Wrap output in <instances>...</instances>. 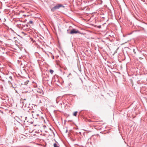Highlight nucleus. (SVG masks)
I'll use <instances>...</instances> for the list:
<instances>
[{
    "label": "nucleus",
    "instance_id": "f257e3e1",
    "mask_svg": "<svg viewBox=\"0 0 147 147\" xmlns=\"http://www.w3.org/2000/svg\"><path fill=\"white\" fill-rule=\"evenodd\" d=\"M64 7V6L62 4H59L53 7L51 9V11L52 12H54L55 10L58 9L60 7Z\"/></svg>",
    "mask_w": 147,
    "mask_h": 147
},
{
    "label": "nucleus",
    "instance_id": "f03ea898",
    "mask_svg": "<svg viewBox=\"0 0 147 147\" xmlns=\"http://www.w3.org/2000/svg\"><path fill=\"white\" fill-rule=\"evenodd\" d=\"M80 31L78 30H77L75 29H73L72 30H71V31L69 32V34H77V33H80Z\"/></svg>",
    "mask_w": 147,
    "mask_h": 147
},
{
    "label": "nucleus",
    "instance_id": "7ed1b4c3",
    "mask_svg": "<svg viewBox=\"0 0 147 147\" xmlns=\"http://www.w3.org/2000/svg\"><path fill=\"white\" fill-rule=\"evenodd\" d=\"M28 24H26L24 26V27H23V29L24 30H26V31L28 29H26V28L28 27Z\"/></svg>",
    "mask_w": 147,
    "mask_h": 147
},
{
    "label": "nucleus",
    "instance_id": "20e7f679",
    "mask_svg": "<svg viewBox=\"0 0 147 147\" xmlns=\"http://www.w3.org/2000/svg\"><path fill=\"white\" fill-rule=\"evenodd\" d=\"M53 146L54 147H59V145L57 142V143H54V144Z\"/></svg>",
    "mask_w": 147,
    "mask_h": 147
},
{
    "label": "nucleus",
    "instance_id": "39448f33",
    "mask_svg": "<svg viewBox=\"0 0 147 147\" xmlns=\"http://www.w3.org/2000/svg\"><path fill=\"white\" fill-rule=\"evenodd\" d=\"M9 78L11 80V82L10 81H8V82L9 83V82H10L11 84H12L13 83V82H12V77L11 76H10L9 77Z\"/></svg>",
    "mask_w": 147,
    "mask_h": 147
},
{
    "label": "nucleus",
    "instance_id": "423d86ee",
    "mask_svg": "<svg viewBox=\"0 0 147 147\" xmlns=\"http://www.w3.org/2000/svg\"><path fill=\"white\" fill-rule=\"evenodd\" d=\"M77 113H78L77 111H75L73 114V115L74 116H76Z\"/></svg>",
    "mask_w": 147,
    "mask_h": 147
},
{
    "label": "nucleus",
    "instance_id": "0eeeda50",
    "mask_svg": "<svg viewBox=\"0 0 147 147\" xmlns=\"http://www.w3.org/2000/svg\"><path fill=\"white\" fill-rule=\"evenodd\" d=\"M49 71L50 72L51 74H52L54 72L53 71L52 69H50Z\"/></svg>",
    "mask_w": 147,
    "mask_h": 147
},
{
    "label": "nucleus",
    "instance_id": "6e6552de",
    "mask_svg": "<svg viewBox=\"0 0 147 147\" xmlns=\"http://www.w3.org/2000/svg\"><path fill=\"white\" fill-rule=\"evenodd\" d=\"M133 51L134 52V53H135V54L136 53V52L135 50V49H133Z\"/></svg>",
    "mask_w": 147,
    "mask_h": 147
},
{
    "label": "nucleus",
    "instance_id": "1a4fd4ad",
    "mask_svg": "<svg viewBox=\"0 0 147 147\" xmlns=\"http://www.w3.org/2000/svg\"><path fill=\"white\" fill-rule=\"evenodd\" d=\"M29 23H30V24H32V23H33V22L32 21L30 20V21H29Z\"/></svg>",
    "mask_w": 147,
    "mask_h": 147
},
{
    "label": "nucleus",
    "instance_id": "9d476101",
    "mask_svg": "<svg viewBox=\"0 0 147 147\" xmlns=\"http://www.w3.org/2000/svg\"><path fill=\"white\" fill-rule=\"evenodd\" d=\"M22 33L23 34H24V35H26V34L24 32H22Z\"/></svg>",
    "mask_w": 147,
    "mask_h": 147
},
{
    "label": "nucleus",
    "instance_id": "9b49d317",
    "mask_svg": "<svg viewBox=\"0 0 147 147\" xmlns=\"http://www.w3.org/2000/svg\"><path fill=\"white\" fill-rule=\"evenodd\" d=\"M98 27L99 28H100L101 27L100 26H98Z\"/></svg>",
    "mask_w": 147,
    "mask_h": 147
},
{
    "label": "nucleus",
    "instance_id": "f8f14e48",
    "mask_svg": "<svg viewBox=\"0 0 147 147\" xmlns=\"http://www.w3.org/2000/svg\"><path fill=\"white\" fill-rule=\"evenodd\" d=\"M43 127H44V129H45V128H46V127H47L45 125Z\"/></svg>",
    "mask_w": 147,
    "mask_h": 147
},
{
    "label": "nucleus",
    "instance_id": "ddd939ff",
    "mask_svg": "<svg viewBox=\"0 0 147 147\" xmlns=\"http://www.w3.org/2000/svg\"><path fill=\"white\" fill-rule=\"evenodd\" d=\"M67 130H66V131H65V132L66 133H67Z\"/></svg>",
    "mask_w": 147,
    "mask_h": 147
},
{
    "label": "nucleus",
    "instance_id": "4468645a",
    "mask_svg": "<svg viewBox=\"0 0 147 147\" xmlns=\"http://www.w3.org/2000/svg\"><path fill=\"white\" fill-rule=\"evenodd\" d=\"M27 118V117H26L25 118V120H26Z\"/></svg>",
    "mask_w": 147,
    "mask_h": 147
},
{
    "label": "nucleus",
    "instance_id": "2eb2a0df",
    "mask_svg": "<svg viewBox=\"0 0 147 147\" xmlns=\"http://www.w3.org/2000/svg\"><path fill=\"white\" fill-rule=\"evenodd\" d=\"M34 112V111H32V113H33V112Z\"/></svg>",
    "mask_w": 147,
    "mask_h": 147
},
{
    "label": "nucleus",
    "instance_id": "dca6fc26",
    "mask_svg": "<svg viewBox=\"0 0 147 147\" xmlns=\"http://www.w3.org/2000/svg\"><path fill=\"white\" fill-rule=\"evenodd\" d=\"M36 115H38V114H36Z\"/></svg>",
    "mask_w": 147,
    "mask_h": 147
},
{
    "label": "nucleus",
    "instance_id": "f3484780",
    "mask_svg": "<svg viewBox=\"0 0 147 147\" xmlns=\"http://www.w3.org/2000/svg\"><path fill=\"white\" fill-rule=\"evenodd\" d=\"M42 117V118H43V117Z\"/></svg>",
    "mask_w": 147,
    "mask_h": 147
}]
</instances>
